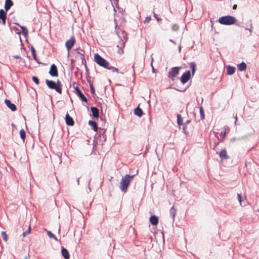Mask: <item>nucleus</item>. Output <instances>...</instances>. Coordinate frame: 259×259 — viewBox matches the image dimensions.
Returning <instances> with one entry per match:
<instances>
[{
  "label": "nucleus",
  "instance_id": "nucleus-19",
  "mask_svg": "<svg viewBox=\"0 0 259 259\" xmlns=\"http://www.w3.org/2000/svg\"><path fill=\"white\" fill-rule=\"evenodd\" d=\"M134 113L136 115H137L139 117H141L143 115V111H142V109L139 108V106L137 107L136 108H135V109L134 110Z\"/></svg>",
  "mask_w": 259,
  "mask_h": 259
},
{
  "label": "nucleus",
  "instance_id": "nucleus-27",
  "mask_svg": "<svg viewBox=\"0 0 259 259\" xmlns=\"http://www.w3.org/2000/svg\"><path fill=\"white\" fill-rule=\"evenodd\" d=\"M199 111L200 114V116L202 119H204L205 118L204 111L202 107H200L199 108Z\"/></svg>",
  "mask_w": 259,
  "mask_h": 259
},
{
  "label": "nucleus",
  "instance_id": "nucleus-32",
  "mask_svg": "<svg viewBox=\"0 0 259 259\" xmlns=\"http://www.w3.org/2000/svg\"><path fill=\"white\" fill-rule=\"evenodd\" d=\"M179 26L177 24H174L172 26V29L173 31H177L179 30Z\"/></svg>",
  "mask_w": 259,
  "mask_h": 259
},
{
  "label": "nucleus",
  "instance_id": "nucleus-38",
  "mask_svg": "<svg viewBox=\"0 0 259 259\" xmlns=\"http://www.w3.org/2000/svg\"><path fill=\"white\" fill-rule=\"evenodd\" d=\"M91 89V92L92 94H95V90L93 85H91V87H90Z\"/></svg>",
  "mask_w": 259,
  "mask_h": 259
},
{
  "label": "nucleus",
  "instance_id": "nucleus-4",
  "mask_svg": "<svg viewBox=\"0 0 259 259\" xmlns=\"http://www.w3.org/2000/svg\"><path fill=\"white\" fill-rule=\"evenodd\" d=\"M94 61L99 66L104 68L108 67V66L109 65L108 61L103 58L98 54H96L94 55Z\"/></svg>",
  "mask_w": 259,
  "mask_h": 259
},
{
  "label": "nucleus",
  "instance_id": "nucleus-22",
  "mask_svg": "<svg viewBox=\"0 0 259 259\" xmlns=\"http://www.w3.org/2000/svg\"><path fill=\"white\" fill-rule=\"evenodd\" d=\"M20 136L23 142H24L26 137V133L24 130L20 131Z\"/></svg>",
  "mask_w": 259,
  "mask_h": 259
},
{
  "label": "nucleus",
  "instance_id": "nucleus-44",
  "mask_svg": "<svg viewBox=\"0 0 259 259\" xmlns=\"http://www.w3.org/2000/svg\"><path fill=\"white\" fill-rule=\"evenodd\" d=\"M88 82L89 83L90 88L91 87V85H93V84L91 82L90 80H88Z\"/></svg>",
  "mask_w": 259,
  "mask_h": 259
},
{
  "label": "nucleus",
  "instance_id": "nucleus-12",
  "mask_svg": "<svg viewBox=\"0 0 259 259\" xmlns=\"http://www.w3.org/2000/svg\"><path fill=\"white\" fill-rule=\"evenodd\" d=\"M6 12H5L4 10H0V19L2 20L3 24L5 25L6 24Z\"/></svg>",
  "mask_w": 259,
  "mask_h": 259
},
{
  "label": "nucleus",
  "instance_id": "nucleus-24",
  "mask_svg": "<svg viewBox=\"0 0 259 259\" xmlns=\"http://www.w3.org/2000/svg\"><path fill=\"white\" fill-rule=\"evenodd\" d=\"M177 123L180 126L183 124V118L180 114L177 115Z\"/></svg>",
  "mask_w": 259,
  "mask_h": 259
},
{
  "label": "nucleus",
  "instance_id": "nucleus-45",
  "mask_svg": "<svg viewBox=\"0 0 259 259\" xmlns=\"http://www.w3.org/2000/svg\"><path fill=\"white\" fill-rule=\"evenodd\" d=\"M12 126H13V127H14V126H15V125H14V124H13V123L12 124Z\"/></svg>",
  "mask_w": 259,
  "mask_h": 259
},
{
  "label": "nucleus",
  "instance_id": "nucleus-1",
  "mask_svg": "<svg viewBox=\"0 0 259 259\" xmlns=\"http://www.w3.org/2000/svg\"><path fill=\"white\" fill-rule=\"evenodd\" d=\"M135 175H126L123 177L120 182V190L124 192H126L130 182L134 178Z\"/></svg>",
  "mask_w": 259,
  "mask_h": 259
},
{
  "label": "nucleus",
  "instance_id": "nucleus-37",
  "mask_svg": "<svg viewBox=\"0 0 259 259\" xmlns=\"http://www.w3.org/2000/svg\"><path fill=\"white\" fill-rule=\"evenodd\" d=\"M151 20V16H148L145 18L144 23H149Z\"/></svg>",
  "mask_w": 259,
  "mask_h": 259
},
{
  "label": "nucleus",
  "instance_id": "nucleus-15",
  "mask_svg": "<svg viewBox=\"0 0 259 259\" xmlns=\"http://www.w3.org/2000/svg\"><path fill=\"white\" fill-rule=\"evenodd\" d=\"M91 110L92 112L93 116L95 118H97L99 117V110L96 107H92Z\"/></svg>",
  "mask_w": 259,
  "mask_h": 259
},
{
  "label": "nucleus",
  "instance_id": "nucleus-36",
  "mask_svg": "<svg viewBox=\"0 0 259 259\" xmlns=\"http://www.w3.org/2000/svg\"><path fill=\"white\" fill-rule=\"evenodd\" d=\"M226 131H224V132H221V135L222 136V139H221L220 141L221 142H222L223 141V139L225 138V136H226Z\"/></svg>",
  "mask_w": 259,
  "mask_h": 259
},
{
  "label": "nucleus",
  "instance_id": "nucleus-3",
  "mask_svg": "<svg viewBox=\"0 0 259 259\" xmlns=\"http://www.w3.org/2000/svg\"><path fill=\"white\" fill-rule=\"evenodd\" d=\"M219 22L222 25H231L235 24L236 19L234 17L227 15L222 16L219 19Z\"/></svg>",
  "mask_w": 259,
  "mask_h": 259
},
{
  "label": "nucleus",
  "instance_id": "nucleus-40",
  "mask_svg": "<svg viewBox=\"0 0 259 259\" xmlns=\"http://www.w3.org/2000/svg\"><path fill=\"white\" fill-rule=\"evenodd\" d=\"M75 90L76 91L77 94H79L81 92V91L79 90V89L77 87L75 88Z\"/></svg>",
  "mask_w": 259,
  "mask_h": 259
},
{
  "label": "nucleus",
  "instance_id": "nucleus-41",
  "mask_svg": "<svg viewBox=\"0 0 259 259\" xmlns=\"http://www.w3.org/2000/svg\"><path fill=\"white\" fill-rule=\"evenodd\" d=\"M80 51H81V52L78 51L77 53L78 54H80L81 55L83 56V55H84V51L83 50H81Z\"/></svg>",
  "mask_w": 259,
  "mask_h": 259
},
{
  "label": "nucleus",
  "instance_id": "nucleus-31",
  "mask_svg": "<svg viewBox=\"0 0 259 259\" xmlns=\"http://www.w3.org/2000/svg\"><path fill=\"white\" fill-rule=\"evenodd\" d=\"M20 27L22 28V32H23V34H24V35H27V34H28V30H27V28H25V27H22V26H20Z\"/></svg>",
  "mask_w": 259,
  "mask_h": 259
},
{
  "label": "nucleus",
  "instance_id": "nucleus-6",
  "mask_svg": "<svg viewBox=\"0 0 259 259\" xmlns=\"http://www.w3.org/2000/svg\"><path fill=\"white\" fill-rule=\"evenodd\" d=\"M181 68L179 67H173L170 69L168 72V77L173 78L179 74V70Z\"/></svg>",
  "mask_w": 259,
  "mask_h": 259
},
{
  "label": "nucleus",
  "instance_id": "nucleus-9",
  "mask_svg": "<svg viewBox=\"0 0 259 259\" xmlns=\"http://www.w3.org/2000/svg\"><path fill=\"white\" fill-rule=\"evenodd\" d=\"M75 43V39L73 37L70 38L65 43V46L69 51L74 45Z\"/></svg>",
  "mask_w": 259,
  "mask_h": 259
},
{
  "label": "nucleus",
  "instance_id": "nucleus-29",
  "mask_svg": "<svg viewBox=\"0 0 259 259\" xmlns=\"http://www.w3.org/2000/svg\"><path fill=\"white\" fill-rule=\"evenodd\" d=\"M47 235L50 238H53L55 240H57V238L55 237V236L50 231L47 232Z\"/></svg>",
  "mask_w": 259,
  "mask_h": 259
},
{
  "label": "nucleus",
  "instance_id": "nucleus-14",
  "mask_svg": "<svg viewBox=\"0 0 259 259\" xmlns=\"http://www.w3.org/2000/svg\"><path fill=\"white\" fill-rule=\"evenodd\" d=\"M13 5V3L11 0H6L5 4V9L6 11H8Z\"/></svg>",
  "mask_w": 259,
  "mask_h": 259
},
{
  "label": "nucleus",
  "instance_id": "nucleus-26",
  "mask_svg": "<svg viewBox=\"0 0 259 259\" xmlns=\"http://www.w3.org/2000/svg\"><path fill=\"white\" fill-rule=\"evenodd\" d=\"M105 68L111 70L112 72H118V69L117 68H115L113 66H109V65L108 66V67H106Z\"/></svg>",
  "mask_w": 259,
  "mask_h": 259
},
{
  "label": "nucleus",
  "instance_id": "nucleus-33",
  "mask_svg": "<svg viewBox=\"0 0 259 259\" xmlns=\"http://www.w3.org/2000/svg\"><path fill=\"white\" fill-rule=\"evenodd\" d=\"M33 81L36 84H39V79L38 78L35 76H33L32 78Z\"/></svg>",
  "mask_w": 259,
  "mask_h": 259
},
{
  "label": "nucleus",
  "instance_id": "nucleus-28",
  "mask_svg": "<svg viewBox=\"0 0 259 259\" xmlns=\"http://www.w3.org/2000/svg\"><path fill=\"white\" fill-rule=\"evenodd\" d=\"M78 97L82 100V101L87 102V98L84 96V95L82 93V92H80L79 94L77 95Z\"/></svg>",
  "mask_w": 259,
  "mask_h": 259
},
{
  "label": "nucleus",
  "instance_id": "nucleus-18",
  "mask_svg": "<svg viewBox=\"0 0 259 259\" xmlns=\"http://www.w3.org/2000/svg\"><path fill=\"white\" fill-rule=\"evenodd\" d=\"M219 156L222 159H228L229 158L227 154V151L225 149L221 150L219 153Z\"/></svg>",
  "mask_w": 259,
  "mask_h": 259
},
{
  "label": "nucleus",
  "instance_id": "nucleus-21",
  "mask_svg": "<svg viewBox=\"0 0 259 259\" xmlns=\"http://www.w3.org/2000/svg\"><path fill=\"white\" fill-rule=\"evenodd\" d=\"M89 124L92 127L93 129L97 132L98 130V126L96 122L94 121L90 120L89 121Z\"/></svg>",
  "mask_w": 259,
  "mask_h": 259
},
{
  "label": "nucleus",
  "instance_id": "nucleus-13",
  "mask_svg": "<svg viewBox=\"0 0 259 259\" xmlns=\"http://www.w3.org/2000/svg\"><path fill=\"white\" fill-rule=\"evenodd\" d=\"M150 222L153 225H157L158 223V218L155 215H152L150 218Z\"/></svg>",
  "mask_w": 259,
  "mask_h": 259
},
{
  "label": "nucleus",
  "instance_id": "nucleus-39",
  "mask_svg": "<svg viewBox=\"0 0 259 259\" xmlns=\"http://www.w3.org/2000/svg\"><path fill=\"white\" fill-rule=\"evenodd\" d=\"M110 1L112 4H113L115 5H117L118 2V0H110Z\"/></svg>",
  "mask_w": 259,
  "mask_h": 259
},
{
  "label": "nucleus",
  "instance_id": "nucleus-16",
  "mask_svg": "<svg viewBox=\"0 0 259 259\" xmlns=\"http://www.w3.org/2000/svg\"><path fill=\"white\" fill-rule=\"evenodd\" d=\"M61 253L62 256L65 258V259H68L69 258V253L68 252V251L65 249L64 247H62Z\"/></svg>",
  "mask_w": 259,
  "mask_h": 259
},
{
  "label": "nucleus",
  "instance_id": "nucleus-5",
  "mask_svg": "<svg viewBox=\"0 0 259 259\" xmlns=\"http://www.w3.org/2000/svg\"><path fill=\"white\" fill-rule=\"evenodd\" d=\"M23 237H24L26 235L29 234L30 232L31 228L30 224L29 222H25L22 227Z\"/></svg>",
  "mask_w": 259,
  "mask_h": 259
},
{
  "label": "nucleus",
  "instance_id": "nucleus-35",
  "mask_svg": "<svg viewBox=\"0 0 259 259\" xmlns=\"http://www.w3.org/2000/svg\"><path fill=\"white\" fill-rule=\"evenodd\" d=\"M237 196H238V200H239V201L240 202V204L241 205V202H242V200L243 199V197L239 194H237Z\"/></svg>",
  "mask_w": 259,
  "mask_h": 259
},
{
  "label": "nucleus",
  "instance_id": "nucleus-7",
  "mask_svg": "<svg viewBox=\"0 0 259 259\" xmlns=\"http://www.w3.org/2000/svg\"><path fill=\"white\" fill-rule=\"evenodd\" d=\"M49 74L53 77H57L58 76V69L54 64L51 65Z\"/></svg>",
  "mask_w": 259,
  "mask_h": 259
},
{
  "label": "nucleus",
  "instance_id": "nucleus-11",
  "mask_svg": "<svg viewBox=\"0 0 259 259\" xmlns=\"http://www.w3.org/2000/svg\"><path fill=\"white\" fill-rule=\"evenodd\" d=\"M5 102L8 107H9L12 111H15L16 110L15 105L12 103L9 100L6 99Z\"/></svg>",
  "mask_w": 259,
  "mask_h": 259
},
{
  "label": "nucleus",
  "instance_id": "nucleus-10",
  "mask_svg": "<svg viewBox=\"0 0 259 259\" xmlns=\"http://www.w3.org/2000/svg\"><path fill=\"white\" fill-rule=\"evenodd\" d=\"M65 122L67 125L69 126H73L74 124V121L73 118L67 113L65 116Z\"/></svg>",
  "mask_w": 259,
  "mask_h": 259
},
{
  "label": "nucleus",
  "instance_id": "nucleus-2",
  "mask_svg": "<svg viewBox=\"0 0 259 259\" xmlns=\"http://www.w3.org/2000/svg\"><path fill=\"white\" fill-rule=\"evenodd\" d=\"M46 84L48 87L52 90H55L57 93L60 94H62V83L59 80H58L57 82H55L53 80H50L48 79H46Z\"/></svg>",
  "mask_w": 259,
  "mask_h": 259
},
{
  "label": "nucleus",
  "instance_id": "nucleus-8",
  "mask_svg": "<svg viewBox=\"0 0 259 259\" xmlns=\"http://www.w3.org/2000/svg\"><path fill=\"white\" fill-rule=\"evenodd\" d=\"M191 74L190 71H186L181 76V81L184 84L186 83L190 78Z\"/></svg>",
  "mask_w": 259,
  "mask_h": 259
},
{
  "label": "nucleus",
  "instance_id": "nucleus-34",
  "mask_svg": "<svg viewBox=\"0 0 259 259\" xmlns=\"http://www.w3.org/2000/svg\"><path fill=\"white\" fill-rule=\"evenodd\" d=\"M123 47H124V45L122 43H121L120 48L118 50V53L120 55L122 54L123 53Z\"/></svg>",
  "mask_w": 259,
  "mask_h": 259
},
{
  "label": "nucleus",
  "instance_id": "nucleus-20",
  "mask_svg": "<svg viewBox=\"0 0 259 259\" xmlns=\"http://www.w3.org/2000/svg\"><path fill=\"white\" fill-rule=\"evenodd\" d=\"M235 71V68L232 66H229L227 67V73L229 75H232L234 73Z\"/></svg>",
  "mask_w": 259,
  "mask_h": 259
},
{
  "label": "nucleus",
  "instance_id": "nucleus-25",
  "mask_svg": "<svg viewBox=\"0 0 259 259\" xmlns=\"http://www.w3.org/2000/svg\"><path fill=\"white\" fill-rule=\"evenodd\" d=\"M176 213V209L172 206L170 210V214L171 217L174 219Z\"/></svg>",
  "mask_w": 259,
  "mask_h": 259
},
{
  "label": "nucleus",
  "instance_id": "nucleus-43",
  "mask_svg": "<svg viewBox=\"0 0 259 259\" xmlns=\"http://www.w3.org/2000/svg\"><path fill=\"white\" fill-rule=\"evenodd\" d=\"M154 15H155V18H156V19H157V20L158 21H161V19H160L159 18L157 17L156 16V15H155V14H154Z\"/></svg>",
  "mask_w": 259,
  "mask_h": 259
},
{
  "label": "nucleus",
  "instance_id": "nucleus-42",
  "mask_svg": "<svg viewBox=\"0 0 259 259\" xmlns=\"http://www.w3.org/2000/svg\"><path fill=\"white\" fill-rule=\"evenodd\" d=\"M237 7V5L236 4H235L233 6V9L235 10L236 9Z\"/></svg>",
  "mask_w": 259,
  "mask_h": 259
},
{
  "label": "nucleus",
  "instance_id": "nucleus-23",
  "mask_svg": "<svg viewBox=\"0 0 259 259\" xmlns=\"http://www.w3.org/2000/svg\"><path fill=\"white\" fill-rule=\"evenodd\" d=\"M190 67L192 69V74L193 75L195 71L196 64L194 62H192L190 63Z\"/></svg>",
  "mask_w": 259,
  "mask_h": 259
},
{
  "label": "nucleus",
  "instance_id": "nucleus-30",
  "mask_svg": "<svg viewBox=\"0 0 259 259\" xmlns=\"http://www.w3.org/2000/svg\"><path fill=\"white\" fill-rule=\"evenodd\" d=\"M1 236H2V237L3 239L5 241H7V235L6 234L5 232H2V233H1Z\"/></svg>",
  "mask_w": 259,
  "mask_h": 259
},
{
  "label": "nucleus",
  "instance_id": "nucleus-17",
  "mask_svg": "<svg viewBox=\"0 0 259 259\" xmlns=\"http://www.w3.org/2000/svg\"><path fill=\"white\" fill-rule=\"evenodd\" d=\"M237 67L238 70H239L240 71H245L246 69L247 66L244 62H242L237 66Z\"/></svg>",
  "mask_w": 259,
  "mask_h": 259
}]
</instances>
